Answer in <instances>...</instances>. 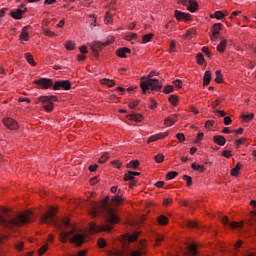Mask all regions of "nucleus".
Instances as JSON below:
<instances>
[{"label":"nucleus","mask_w":256,"mask_h":256,"mask_svg":"<svg viewBox=\"0 0 256 256\" xmlns=\"http://www.w3.org/2000/svg\"><path fill=\"white\" fill-rule=\"evenodd\" d=\"M123 201V195H121V190H118L117 195L113 196L110 200L109 196H106L102 203L97 204L85 200L82 203V207H87L89 213L92 217H97L99 213H105L106 215V224L98 226L95 223L90 224V230L93 233H99L101 231L110 232L113 227L111 225H117L119 223V216L115 213L112 205H119Z\"/></svg>","instance_id":"f257e3e1"},{"label":"nucleus","mask_w":256,"mask_h":256,"mask_svg":"<svg viewBox=\"0 0 256 256\" xmlns=\"http://www.w3.org/2000/svg\"><path fill=\"white\" fill-rule=\"evenodd\" d=\"M41 223H46L47 225L53 223L60 233V241L62 243H67V239L70 238L71 243L76 245V247H81L85 243V233L77 231L75 227L71 226V221L68 218H57V209L52 208L47 213L42 214Z\"/></svg>","instance_id":"f03ea898"},{"label":"nucleus","mask_w":256,"mask_h":256,"mask_svg":"<svg viewBox=\"0 0 256 256\" xmlns=\"http://www.w3.org/2000/svg\"><path fill=\"white\" fill-rule=\"evenodd\" d=\"M0 225L6 229H13V227H21L33 221V212L27 211L22 213H15L5 207L1 208Z\"/></svg>","instance_id":"7ed1b4c3"},{"label":"nucleus","mask_w":256,"mask_h":256,"mask_svg":"<svg viewBox=\"0 0 256 256\" xmlns=\"http://www.w3.org/2000/svg\"><path fill=\"white\" fill-rule=\"evenodd\" d=\"M154 75L155 72H151L148 77L143 76L141 78L140 87L142 89L143 95H145L149 89H151V91H161V89H163V85L159 83L158 79L151 78Z\"/></svg>","instance_id":"20e7f679"},{"label":"nucleus","mask_w":256,"mask_h":256,"mask_svg":"<svg viewBox=\"0 0 256 256\" xmlns=\"http://www.w3.org/2000/svg\"><path fill=\"white\" fill-rule=\"evenodd\" d=\"M53 101H57L55 96H41L35 100L36 105H41L45 111L50 113L53 110Z\"/></svg>","instance_id":"39448f33"},{"label":"nucleus","mask_w":256,"mask_h":256,"mask_svg":"<svg viewBox=\"0 0 256 256\" xmlns=\"http://www.w3.org/2000/svg\"><path fill=\"white\" fill-rule=\"evenodd\" d=\"M145 253V251L143 250H140V251H137V250H134V251H131L130 248L124 246L123 249H119V250H114V251H110L109 252V255H112V256H141Z\"/></svg>","instance_id":"423d86ee"},{"label":"nucleus","mask_w":256,"mask_h":256,"mask_svg":"<svg viewBox=\"0 0 256 256\" xmlns=\"http://www.w3.org/2000/svg\"><path fill=\"white\" fill-rule=\"evenodd\" d=\"M111 41H115L113 37L110 38V40H107L106 42H93L91 46V50L93 52L94 57H99V49H103V47H107V45H111Z\"/></svg>","instance_id":"0eeeda50"},{"label":"nucleus","mask_w":256,"mask_h":256,"mask_svg":"<svg viewBox=\"0 0 256 256\" xmlns=\"http://www.w3.org/2000/svg\"><path fill=\"white\" fill-rule=\"evenodd\" d=\"M34 84L37 85L38 89H49V87H54L53 79L49 78H40L34 81Z\"/></svg>","instance_id":"6e6552de"},{"label":"nucleus","mask_w":256,"mask_h":256,"mask_svg":"<svg viewBox=\"0 0 256 256\" xmlns=\"http://www.w3.org/2000/svg\"><path fill=\"white\" fill-rule=\"evenodd\" d=\"M54 91H59V89H64L65 91H69L71 89V81L69 80H60L54 83Z\"/></svg>","instance_id":"1a4fd4ad"},{"label":"nucleus","mask_w":256,"mask_h":256,"mask_svg":"<svg viewBox=\"0 0 256 256\" xmlns=\"http://www.w3.org/2000/svg\"><path fill=\"white\" fill-rule=\"evenodd\" d=\"M27 13V8L25 6H22L21 8H18L16 10H12L10 12V16H12L13 19H23V15Z\"/></svg>","instance_id":"9d476101"},{"label":"nucleus","mask_w":256,"mask_h":256,"mask_svg":"<svg viewBox=\"0 0 256 256\" xmlns=\"http://www.w3.org/2000/svg\"><path fill=\"white\" fill-rule=\"evenodd\" d=\"M222 223H223V225H228L229 227H231V229H241V227H243V223L231 222V221H229V218L227 216H224L222 218Z\"/></svg>","instance_id":"9b49d317"},{"label":"nucleus","mask_w":256,"mask_h":256,"mask_svg":"<svg viewBox=\"0 0 256 256\" xmlns=\"http://www.w3.org/2000/svg\"><path fill=\"white\" fill-rule=\"evenodd\" d=\"M182 5L188 7L190 13H195V11H197V8L199 7L197 5V2L193 0H182Z\"/></svg>","instance_id":"f8f14e48"},{"label":"nucleus","mask_w":256,"mask_h":256,"mask_svg":"<svg viewBox=\"0 0 256 256\" xmlns=\"http://www.w3.org/2000/svg\"><path fill=\"white\" fill-rule=\"evenodd\" d=\"M3 123L7 129H19V124H17V121H15L13 118H5Z\"/></svg>","instance_id":"ddd939ff"},{"label":"nucleus","mask_w":256,"mask_h":256,"mask_svg":"<svg viewBox=\"0 0 256 256\" xmlns=\"http://www.w3.org/2000/svg\"><path fill=\"white\" fill-rule=\"evenodd\" d=\"M197 253V246L190 244L187 248V251H184L182 256H197Z\"/></svg>","instance_id":"4468645a"},{"label":"nucleus","mask_w":256,"mask_h":256,"mask_svg":"<svg viewBox=\"0 0 256 256\" xmlns=\"http://www.w3.org/2000/svg\"><path fill=\"white\" fill-rule=\"evenodd\" d=\"M177 117H179V114H172L168 118L165 119L164 124L168 127H171V125H175L177 123Z\"/></svg>","instance_id":"2eb2a0df"},{"label":"nucleus","mask_w":256,"mask_h":256,"mask_svg":"<svg viewBox=\"0 0 256 256\" xmlns=\"http://www.w3.org/2000/svg\"><path fill=\"white\" fill-rule=\"evenodd\" d=\"M167 135H169V133L166 132L164 134H156V135L150 136L147 143H153L155 141H159V139H165Z\"/></svg>","instance_id":"dca6fc26"},{"label":"nucleus","mask_w":256,"mask_h":256,"mask_svg":"<svg viewBox=\"0 0 256 256\" xmlns=\"http://www.w3.org/2000/svg\"><path fill=\"white\" fill-rule=\"evenodd\" d=\"M139 235L140 232H136L134 234H126L124 235V239L125 241H128V243H133L134 241H137Z\"/></svg>","instance_id":"f3484780"},{"label":"nucleus","mask_w":256,"mask_h":256,"mask_svg":"<svg viewBox=\"0 0 256 256\" xmlns=\"http://www.w3.org/2000/svg\"><path fill=\"white\" fill-rule=\"evenodd\" d=\"M126 53H131V49L123 47L117 50V55L118 57H121V59H125L127 57Z\"/></svg>","instance_id":"a211bd4d"},{"label":"nucleus","mask_w":256,"mask_h":256,"mask_svg":"<svg viewBox=\"0 0 256 256\" xmlns=\"http://www.w3.org/2000/svg\"><path fill=\"white\" fill-rule=\"evenodd\" d=\"M213 141L217 145H220V147H223V145H225V143H227V140H225V137L221 136V135L214 136Z\"/></svg>","instance_id":"6ab92c4d"},{"label":"nucleus","mask_w":256,"mask_h":256,"mask_svg":"<svg viewBox=\"0 0 256 256\" xmlns=\"http://www.w3.org/2000/svg\"><path fill=\"white\" fill-rule=\"evenodd\" d=\"M30 27L31 26H26L22 29V32H21V35H20L21 41H29V32H28V30H29Z\"/></svg>","instance_id":"aec40b11"},{"label":"nucleus","mask_w":256,"mask_h":256,"mask_svg":"<svg viewBox=\"0 0 256 256\" xmlns=\"http://www.w3.org/2000/svg\"><path fill=\"white\" fill-rule=\"evenodd\" d=\"M127 119H130V121H135L136 123H141V121H143V116L141 114H129Z\"/></svg>","instance_id":"412c9836"},{"label":"nucleus","mask_w":256,"mask_h":256,"mask_svg":"<svg viewBox=\"0 0 256 256\" xmlns=\"http://www.w3.org/2000/svg\"><path fill=\"white\" fill-rule=\"evenodd\" d=\"M189 14H187V13H183V12H181V11H179V10H176L175 11V18L178 20V21H181V20H183V19H186V20H188L189 19Z\"/></svg>","instance_id":"4be33fe9"},{"label":"nucleus","mask_w":256,"mask_h":256,"mask_svg":"<svg viewBox=\"0 0 256 256\" xmlns=\"http://www.w3.org/2000/svg\"><path fill=\"white\" fill-rule=\"evenodd\" d=\"M185 225L188 227V229H201V225L195 221L187 220Z\"/></svg>","instance_id":"5701e85b"},{"label":"nucleus","mask_w":256,"mask_h":256,"mask_svg":"<svg viewBox=\"0 0 256 256\" xmlns=\"http://www.w3.org/2000/svg\"><path fill=\"white\" fill-rule=\"evenodd\" d=\"M209 83H211V71L207 70L204 74V77H203L204 87H207V85H209Z\"/></svg>","instance_id":"b1692460"},{"label":"nucleus","mask_w":256,"mask_h":256,"mask_svg":"<svg viewBox=\"0 0 256 256\" xmlns=\"http://www.w3.org/2000/svg\"><path fill=\"white\" fill-rule=\"evenodd\" d=\"M225 49H227V40L222 38L221 42L217 46V51H219V53H223Z\"/></svg>","instance_id":"393cba45"},{"label":"nucleus","mask_w":256,"mask_h":256,"mask_svg":"<svg viewBox=\"0 0 256 256\" xmlns=\"http://www.w3.org/2000/svg\"><path fill=\"white\" fill-rule=\"evenodd\" d=\"M241 167H243V165L241 164V162H238L236 166L231 170L232 177H237V175H239V171H241Z\"/></svg>","instance_id":"a878e982"},{"label":"nucleus","mask_w":256,"mask_h":256,"mask_svg":"<svg viewBox=\"0 0 256 256\" xmlns=\"http://www.w3.org/2000/svg\"><path fill=\"white\" fill-rule=\"evenodd\" d=\"M100 83L102 85H107V87H115V80L103 78L102 80H100Z\"/></svg>","instance_id":"bb28decb"},{"label":"nucleus","mask_w":256,"mask_h":256,"mask_svg":"<svg viewBox=\"0 0 256 256\" xmlns=\"http://www.w3.org/2000/svg\"><path fill=\"white\" fill-rule=\"evenodd\" d=\"M221 29H223V25L221 23L213 24L212 33H214V35H219V31H221Z\"/></svg>","instance_id":"cd10ccee"},{"label":"nucleus","mask_w":256,"mask_h":256,"mask_svg":"<svg viewBox=\"0 0 256 256\" xmlns=\"http://www.w3.org/2000/svg\"><path fill=\"white\" fill-rule=\"evenodd\" d=\"M25 59L27 60V62L32 65L33 67H35V65H37V63H35V60L33 59V55H31V53H26L25 54Z\"/></svg>","instance_id":"c85d7f7f"},{"label":"nucleus","mask_w":256,"mask_h":256,"mask_svg":"<svg viewBox=\"0 0 256 256\" xmlns=\"http://www.w3.org/2000/svg\"><path fill=\"white\" fill-rule=\"evenodd\" d=\"M227 15H229V13H227V12H225V13H223L222 11H216L215 13H214V18L215 19H225V17H227Z\"/></svg>","instance_id":"c756f323"},{"label":"nucleus","mask_w":256,"mask_h":256,"mask_svg":"<svg viewBox=\"0 0 256 256\" xmlns=\"http://www.w3.org/2000/svg\"><path fill=\"white\" fill-rule=\"evenodd\" d=\"M158 223L160 225H167V223H169V219L167 218V216H164V215H160L158 217Z\"/></svg>","instance_id":"7c9ffc66"},{"label":"nucleus","mask_w":256,"mask_h":256,"mask_svg":"<svg viewBox=\"0 0 256 256\" xmlns=\"http://www.w3.org/2000/svg\"><path fill=\"white\" fill-rule=\"evenodd\" d=\"M192 169H194V171H198L199 173H203V171H205V166L203 165H197L195 163H193L191 165Z\"/></svg>","instance_id":"2f4dec72"},{"label":"nucleus","mask_w":256,"mask_h":256,"mask_svg":"<svg viewBox=\"0 0 256 256\" xmlns=\"http://www.w3.org/2000/svg\"><path fill=\"white\" fill-rule=\"evenodd\" d=\"M124 181H135V176H133V171H128L124 175Z\"/></svg>","instance_id":"473e14b6"},{"label":"nucleus","mask_w":256,"mask_h":256,"mask_svg":"<svg viewBox=\"0 0 256 256\" xmlns=\"http://www.w3.org/2000/svg\"><path fill=\"white\" fill-rule=\"evenodd\" d=\"M130 169H137L139 167V160H132L127 164Z\"/></svg>","instance_id":"72a5a7b5"},{"label":"nucleus","mask_w":256,"mask_h":256,"mask_svg":"<svg viewBox=\"0 0 256 256\" xmlns=\"http://www.w3.org/2000/svg\"><path fill=\"white\" fill-rule=\"evenodd\" d=\"M216 78L215 82L216 83H223V74H221V70H216Z\"/></svg>","instance_id":"f704fd0d"},{"label":"nucleus","mask_w":256,"mask_h":256,"mask_svg":"<svg viewBox=\"0 0 256 256\" xmlns=\"http://www.w3.org/2000/svg\"><path fill=\"white\" fill-rule=\"evenodd\" d=\"M254 117H255V114H254V113L242 115V119H243V121H245L246 123H249V121H252V119H253Z\"/></svg>","instance_id":"c9c22d12"},{"label":"nucleus","mask_w":256,"mask_h":256,"mask_svg":"<svg viewBox=\"0 0 256 256\" xmlns=\"http://www.w3.org/2000/svg\"><path fill=\"white\" fill-rule=\"evenodd\" d=\"M109 159V153L105 152L98 160V163H105Z\"/></svg>","instance_id":"e433bc0d"},{"label":"nucleus","mask_w":256,"mask_h":256,"mask_svg":"<svg viewBox=\"0 0 256 256\" xmlns=\"http://www.w3.org/2000/svg\"><path fill=\"white\" fill-rule=\"evenodd\" d=\"M196 59L198 65H203V63L205 62V57L201 53L197 54Z\"/></svg>","instance_id":"4c0bfd02"},{"label":"nucleus","mask_w":256,"mask_h":256,"mask_svg":"<svg viewBox=\"0 0 256 256\" xmlns=\"http://www.w3.org/2000/svg\"><path fill=\"white\" fill-rule=\"evenodd\" d=\"M183 180L187 182L188 187H191V185H193V178H191V176L184 175Z\"/></svg>","instance_id":"58836bf2"},{"label":"nucleus","mask_w":256,"mask_h":256,"mask_svg":"<svg viewBox=\"0 0 256 256\" xmlns=\"http://www.w3.org/2000/svg\"><path fill=\"white\" fill-rule=\"evenodd\" d=\"M66 49L68 51H73V49H75V42L73 41H67L66 42Z\"/></svg>","instance_id":"ea45409f"},{"label":"nucleus","mask_w":256,"mask_h":256,"mask_svg":"<svg viewBox=\"0 0 256 256\" xmlns=\"http://www.w3.org/2000/svg\"><path fill=\"white\" fill-rule=\"evenodd\" d=\"M177 175H179L178 172H176V171H171V172H169V173L167 174L166 179H168V180L175 179V177H177Z\"/></svg>","instance_id":"a19ab883"},{"label":"nucleus","mask_w":256,"mask_h":256,"mask_svg":"<svg viewBox=\"0 0 256 256\" xmlns=\"http://www.w3.org/2000/svg\"><path fill=\"white\" fill-rule=\"evenodd\" d=\"M153 39V33L146 34L143 36V42L142 43H149Z\"/></svg>","instance_id":"79ce46f5"},{"label":"nucleus","mask_w":256,"mask_h":256,"mask_svg":"<svg viewBox=\"0 0 256 256\" xmlns=\"http://www.w3.org/2000/svg\"><path fill=\"white\" fill-rule=\"evenodd\" d=\"M156 163H163L165 161V156L163 154H157L155 156Z\"/></svg>","instance_id":"37998d69"},{"label":"nucleus","mask_w":256,"mask_h":256,"mask_svg":"<svg viewBox=\"0 0 256 256\" xmlns=\"http://www.w3.org/2000/svg\"><path fill=\"white\" fill-rule=\"evenodd\" d=\"M177 101H178L177 96L171 95V96L169 97V102H170L172 105H174V107H177Z\"/></svg>","instance_id":"c03bdc74"},{"label":"nucleus","mask_w":256,"mask_h":256,"mask_svg":"<svg viewBox=\"0 0 256 256\" xmlns=\"http://www.w3.org/2000/svg\"><path fill=\"white\" fill-rule=\"evenodd\" d=\"M195 33H197V31H195V29L192 28L187 30L183 37L184 39H187L188 37H190V35H195Z\"/></svg>","instance_id":"a18cd8bd"},{"label":"nucleus","mask_w":256,"mask_h":256,"mask_svg":"<svg viewBox=\"0 0 256 256\" xmlns=\"http://www.w3.org/2000/svg\"><path fill=\"white\" fill-rule=\"evenodd\" d=\"M112 21H113V18L111 16V13L107 12L104 22L106 23V25H109V23H111Z\"/></svg>","instance_id":"49530a36"},{"label":"nucleus","mask_w":256,"mask_h":256,"mask_svg":"<svg viewBox=\"0 0 256 256\" xmlns=\"http://www.w3.org/2000/svg\"><path fill=\"white\" fill-rule=\"evenodd\" d=\"M126 41H133V39H137V33H130L125 37Z\"/></svg>","instance_id":"de8ad7c7"},{"label":"nucleus","mask_w":256,"mask_h":256,"mask_svg":"<svg viewBox=\"0 0 256 256\" xmlns=\"http://www.w3.org/2000/svg\"><path fill=\"white\" fill-rule=\"evenodd\" d=\"M98 246L100 247V249H103L104 247H107V242L105 241V239L100 238L98 240Z\"/></svg>","instance_id":"09e8293b"},{"label":"nucleus","mask_w":256,"mask_h":256,"mask_svg":"<svg viewBox=\"0 0 256 256\" xmlns=\"http://www.w3.org/2000/svg\"><path fill=\"white\" fill-rule=\"evenodd\" d=\"M47 249H49V246H47V244L43 245L39 250H38V254L39 256L43 255Z\"/></svg>","instance_id":"8fccbe9b"},{"label":"nucleus","mask_w":256,"mask_h":256,"mask_svg":"<svg viewBox=\"0 0 256 256\" xmlns=\"http://www.w3.org/2000/svg\"><path fill=\"white\" fill-rule=\"evenodd\" d=\"M164 93H166V95H169V93H173V86L168 85L164 87Z\"/></svg>","instance_id":"3c124183"},{"label":"nucleus","mask_w":256,"mask_h":256,"mask_svg":"<svg viewBox=\"0 0 256 256\" xmlns=\"http://www.w3.org/2000/svg\"><path fill=\"white\" fill-rule=\"evenodd\" d=\"M137 105H139V100H134V101L129 103V108L130 109H135L137 107Z\"/></svg>","instance_id":"603ef678"},{"label":"nucleus","mask_w":256,"mask_h":256,"mask_svg":"<svg viewBox=\"0 0 256 256\" xmlns=\"http://www.w3.org/2000/svg\"><path fill=\"white\" fill-rule=\"evenodd\" d=\"M232 153L230 150H225L222 152V157H226V159H229V157H232Z\"/></svg>","instance_id":"864d4df0"},{"label":"nucleus","mask_w":256,"mask_h":256,"mask_svg":"<svg viewBox=\"0 0 256 256\" xmlns=\"http://www.w3.org/2000/svg\"><path fill=\"white\" fill-rule=\"evenodd\" d=\"M43 33L45 35H47V37H54L55 36V32L51 31V30H47V29H44L43 30Z\"/></svg>","instance_id":"5fc2aeb1"},{"label":"nucleus","mask_w":256,"mask_h":256,"mask_svg":"<svg viewBox=\"0 0 256 256\" xmlns=\"http://www.w3.org/2000/svg\"><path fill=\"white\" fill-rule=\"evenodd\" d=\"M23 247H24L23 242H17V243L15 244V249H16L17 251H22V250H23Z\"/></svg>","instance_id":"6e6d98bb"},{"label":"nucleus","mask_w":256,"mask_h":256,"mask_svg":"<svg viewBox=\"0 0 256 256\" xmlns=\"http://www.w3.org/2000/svg\"><path fill=\"white\" fill-rule=\"evenodd\" d=\"M173 84L175 87H178V89H181L183 87V82L181 80H175Z\"/></svg>","instance_id":"4d7b16f0"},{"label":"nucleus","mask_w":256,"mask_h":256,"mask_svg":"<svg viewBox=\"0 0 256 256\" xmlns=\"http://www.w3.org/2000/svg\"><path fill=\"white\" fill-rule=\"evenodd\" d=\"M176 137L178 141H180V143H183V141H185V135L183 133H178Z\"/></svg>","instance_id":"13d9d810"},{"label":"nucleus","mask_w":256,"mask_h":256,"mask_svg":"<svg viewBox=\"0 0 256 256\" xmlns=\"http://www.w3.org/2000/svg\"><path fill=\"white\" fill-rule=\"evenodd\" d=\"M213 121L212 120H208L205 123V129H211L213 127Z\"/></svg>","instance_id":"bf43d9fd"},{"label":"nucleus","mask_w":256,"mask_h":256,"mask_svg":"<svg viewBox=\"0 0 256 256\" xmlns=\"http://www.w3.org/2000/svg\"><path fill=\"white\" fill-rule=\"evenodd\" d=\"M236 146L239 148L240 145H243L245 143V138H240L235 141Z\"/></svg>","instance_id":"052dcab7"},{"label":"nucleus","mask_w":256,"mask_h":256,"mask_svg":"<svg viewBox=\"0 0 256 256\" xmlns=\"http://www.w3.org/2000/svg\"><path fill=\"white\" fill-rule=\"evenodd\" d=\"M175 41H172L171 43H170V49H169V51H168V53H173L174 51H175Z\"/></svg>","instance_id":"680f3d73"},{"label":"nucleus","mask_w":256,"mask_h":256,"mask_svg":"<svg viewBox=\"0 0 256 256\" xmlns=\"http://www.w3.org/2000/svg\"><path fill=\"white\" fill-rule=\"evenodd\" d=\"M220 103H221V99H217L215 102H212V107L214 109H217Z\"/></svg>","instance_id":"e2e57ef3"},{"label":"nucleus","mask_w":256,"mask_h":256,"mask_svg":"<svg viewBox=\"0 0 256 256\" xmlns=\"http://www.w3.org/2000/svg\"><path fill=\"white\" fill-rule=\"evenodd\" d=\"M232 121H233V120H231V117H229V116H226V117L224 118V124H225V125H229L230 123H232Z\"/></svg>","instance_id":"0e129e2a"},{"label":"nucleus","mask_w":256,"mask_h":256,"mask_svg":"<svg viewBox=\"0 0 256 256\" xmlns=\"http://www.w3.org/2000/svg\"><path fill=\"white\" fill-rule=\"evenodd\" d=\"M170 203H173V198H165L163 205H169Z\"/></svg>","instance_id":"69168bd1"},{"label":"nucleus","mask_w":256,"mask_h":256,"mask_svg":"<svg viewBox=\"0 0 256 256\" xmlns=\"http://www.w3.org/2000/svg\"><path fill=\"white\" fill-rule=\"evenodd\" d=\"M155 107H157V102L153 99H151L150 101V109H155Z\"/></svg>","instance_id":"338daca9"},{"label":"nucleus","mask_w":256,"mask_h":256,"mask_svg":"<svg viewBox=\"0 0 256 256\" xmlns=\"http://www.w3.org/2000/svg\"><path fill=\"white\" fill-rule=\"evenodd\" d=\"M97 167H99L97 164L91 165L89 166V171H91L92 173L97 171Z\"/></svg>","instance_id":"774afa93"}]
</instances>
